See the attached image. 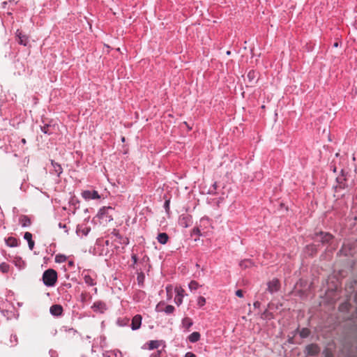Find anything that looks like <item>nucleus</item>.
<instances>
[{"label":"nucleus","mask_w":357,"mask_h":357,"mask_svg":"<svg viewBox=\"0 0 357 357\" xmlns=\"http://www.w3.org/2000/svg\"><path fill=\"white\" fill-rule=\"evenodd\" d=\"M142 317L140 314L135 315L132 319L130 324L131 329L132 331H137L140 328L142 325Z\"/></svg>","instance_id":"12"},{"label":"nucleus","mask_w":357,"mask_h":357,"mask_svg":"<svg viewBox=\"0 0 357 357\" xmlns=\"http://www.w3.org/2000/svg\"><path fill=\"white\" fill-rule=\"evenodd\" d=\"M165 305V302L160 301L158 303V305L155 307V311L158 312H165L166 314H172L175 311V307L172 305H167L164 308L163 306Z\"/></svg>","instance_id":"4"},{"label":"nucleus","mask_w":357,"mask_h":357,"mask_svg":"<svg viewBox=\"0 0 357 357\" xmlns=\"http://www.w3.org/2000/svg\"><path fill=\"white\" fill-rule=\"evenodd\" d=\"M176 296L174 298V303L177 306H180L183 303V299L185 296V291L181 287H176L175 289Z\"/></svg>","instance_id":"8"},{"label":"nucleus","mask_w":357,"mask_h":357,"mask_svg":"<svg viewBox=\"0 0 357 357\" xmlns=\"http://www.w3.org/2000/svg\"><path fill=\"white\" fill-rule=\"evenodd\" d=\"M24 238L27 241L29 250H32L35 245V243L32 239V234L29 231L25 232L24 234Z\"/></svg>","instance_id":"19"},{"label":"nucleus","mask_w":357,"mask_h":357,"mask_svg":"<svg viewBox=\"0 0 357 357\" xmlns=\"http://www.w3.org/2000/svg\"><path fill=\"white\" fill-rule=\"evenodd\" d=\"M6 244L10 248H15L18 246V241L14 237H8L6 239Z\"/></svg>","instance_id":"23"},{"label":"nucleus","mask_w":357,"mask_h":357,"mask_svg":"<svg viewBox=\"0 0 357 357\" xmlns=\"http://www.w3.org/2000/svg\"><path fill=\"white\" fill-rule=\"evenodd\" d=\"M230 54H231L230 51H227V55H229Z\"/></svg>","instance_id":"55"},{"label":"nucleus","mask_w":357,"mask_h":357,"mask_svg":"<svg viewBox=\"0 0 357 357\" xmlns=\"http://www.w3.org/2000/svg\"><path fill=\"white\" fill-rule=\"evenodd\" d=\"M21 142H22L23 144H25L26 143V139H24V138H23V139H21Z\"/></svg>","instance_id":"51"},{"label":"nucleus","mask_w":357,"mask_h":357,"mask_svg":"<svg viewBox=\"0 0 357 357\" xmlns=\"http://www.w3.org/2000/svg\"><path fill=\"white\" fill-rule=\"evenodd\" d=\"M51 165L52 168L50 169V174L59 177L63 172L61 165L58 162H54L53 160H51Z\"/></svg>","instance_id":"9"},{"label":"nucleus","mask_w":357,"mask_h":357,"mask_svg":"<svg viewBox=\"0 0 357 357\" xmlns=\"http://www.w3.org/2000/svg\"><path fill=\"white\" fill-rule=\"evenodd\" d=\"M114 210L112 206H103L98 212L97 216L99 219L104 220L105 222L113 220L111 213Z\"/></svg>","instance_id":"3"},{"label":"nucleus","mask_w":357,"mask_h":357,"mask_svg":"<svg viewBox=\"0 0 357 357\" xmlns=\"http://www.w3.org/2000/svg\"><path fill=\"white\" fill-rule=\"evenodd\" d=\"M121 140H122V142H124L125 141V137H123Z\"/></svg>","instance_id":"56"},{"label":"nucleus","mask_w":357,"mask_h":357,"mask_svg":"<svg viewBox=\"0 0 357 357\" xmlns=\"http://www.w3.org/2000/svg\"><path fill=\"white\" fill-rule=\"evenodd\" d=\"M236 296L239 297V298H242L243 296V291L241 289H238L236 291Z\"/></svg>","instance_id":"44"},{"label":"nucleus","mask_w":357,"mask_h":357,"mask_svg":"<svg viewBox=\"0 0 357 357\" xmlns=\"http://www.w3.org/2000/svg\"><path fill=\"white\" fill-rule=\"evenodd\" d=\"M41 131L46 135H50L52 134L53 130L52 129V126L50 124H45L44 126H40Z\"/></svg>","instance_id":"28"},{"label":"nucleus","mask_w":357,"mask_h":357,"mask_svg":"<svg viewBox=\"0 0 357 357\" xmlns=\"http://www.w3.org/2000/svg\"><path fill=\"white\" fill-rule=\"evenodd\" d=\"M178 224L184 227L187 228L192 224V217L189 214H182L179 216Z\"/></svg>","instance_id":"5"},{"label":"nucleus","mask_w":357,"mask_h":357,"mask_svg":"<svg viewBox=\"0 0 357 357\" xmlns=\"http://www.w3.org/2000/svg\"><path fill=\"white\" fill-rule=\"evenodd\" d=\"M253 305L255 308H259L261 305V303L259 301H255L254 303H253Z\"/></svg>","instance_id":"48"},{"label":"nucleus","mask_w":357,"mask_h":357,"mask_svg":"<svg viewBox=\"0 0 357 357\" xmlns=\"http://www.w3.org/2000/svg\"><path fill=\"white\" fill-rule=\"evenodd\" d=\"M199 285L198 282L195 280H192L188 284V287L190 289V291L197 290L199 288Z\"/></svg>","instance_id":"36"},{"label":"nucleus","mask_w":357,"mask_h":357,"mask_svg":"<svg viewBox=\"0 0 357 357\" xmlns=\"http://www.w3.org/2000/svg\"><path fill=\"white\" fill-rule=\"evenodd\" d=\"M299 331V335L301 338H306L310 335V331L307 328H303L301 331H299L298 328L295 331V333Z\"/></svg>","instance_id":"29"},{"label":"nucleus","mask_w":357,"mask_h":357,"mask_svg":"<svg viewBox=\"0 0 357 357\" xmlns=\"http://www.w3.org/2000/svg\"><path fill=\"white\" fill-rule=\"evenodd\" d=\"M68 331H73L74 333H75V332H76V331H75V330H74L73 328H69V329H68Z\"/></svg>","instance_id":"52"},{"label":"nucleus","mask_w":357,"mask_h":357,"mask_svg":"<svg viewBox=\"0 0 357 357\" xmlns=\"http://www.w3.org/2000/svg\"><path fill=\"white\" fill-rule=\"evenodd\" d=\"M91 231V228L85 224L78 225L76 229L77 236L83 237L87 236Z\"/></svg>","instance_id":"11"},{"label":"nucleus","mask_w":357,"mask_h":357,"mask_svg":"<svg viewBox=\"0 0 357 357\" xmlns=\"http://www.w3.org/2000/svg\"><path fill=\"white\" fill-rule=\"evenodd\" d=\"M112 234L116 237L120 244L123 245H128L129 244V239L127 237L121 236L119 231L114 229Z\"/></svg>","instance_id":"16"},{"label":"nucleus","mask_w":357,"mask_h":357,"mask_svg":"<svg viewBox=\"0 0 357 357\" xmlns=\"http://www.w3.org/2000/svg\"><path fill=\"white\" fill-rule=\"evenodd\" d=\"M131 259H132V262H133L132 267L135 268V265L137 264V260H138L137 255L132 254L131 255Z\"/></svg>","instance_id":"42"},{"label":"nucleus","mask_w":357,"mask_h":357,"mask_svg":"<svg viewBox=\"0 0 357 357\" xmlns=\"http://www.w3.org/2000/svg\"><path fill=\"white\" fill-rule=\"evenodd\" d=\"M130 319L127 317H120L116 320V324L120 327L128 326L129 325Z\"/></svg>","instance_id":"26"},{"label":"nucleus","mask_w":357,"mask_h":357,"mask_svg":"<svg viewBox=\"0 0 357 357\" xmlns=\"http://www.w3.org/2000/svg\"><path fill=\"white\" fill-rule=\"evenodd\" d=\"M147 344L149 350L158 349L160 345L158 340H151L147 343Z\"/></svg>","instance_id":"30"},{"label":"nucleus","mask_w":357,"mask_h":357,"mask_svg":"<svg viewBox=\"0 0 357 357\" xmlns=\"http://www.w3.org/2000/svg\"><path fill=\"white\" fill-rule=\"evenodd\" d=\"M169 236L166 233H160L157 236L158 241L162 245H165L168 241Z\"/></svg>","instance_id":"25"},{"label":"nucleus","mask_w":357,"mask_h":357,"mask_svg":"<svg viewBox=\"0 0 357 357\" xmlns=\"http://www.w3.org/2000/svg\"><path fill=\"white\" fill-rule=\"evenodd\" d=\"M202 229L197 226L195 228H193V229L192 230V235H196L197 236H203V233L202 232Z\"/></svg>","instance_id":"37"},{"label":"nucleus","mask_w":357,"mask_h":357,"mask_svg":"<svg viewBox=\"0 0 357 357\" xmlns=\"http://www.w3.org/2000/svg\"><path fill=\"white\" fill-rule=\"evenodd\" d=\"M200 337L199 332H193L188 337V340L191 343H195L200 340Z\"/></svg>","instance_id":"24"},{"label":"nucleus","mask_w":357,"mask_h":357,"mask_svg":"<svg viewBox=\"0 0 357 357\" xmlns=\"http://www.w3.org/2000/svg\"><path fill=\"white\" fill-rule=\"evenodd\" d=\"M15 35H16V37L18 38L19 44L24 45V46L27 45V44L29 43V37L26 35L23 34L22 32L20 29H17L16 31Z\"/></svg>","instance_id":"14"},{"label":"nucleus","mask_w":357,"mask_h":357,"mask_svg":"<svg viewBox=\"0 0 357 357\" xmlns=\"http://www.w3.org/2000/svg\"><path fill=\"white\" fill-rule=\"evenodd\" d=\"M184 357H196V355L192 352L189 351L185 354Z\"/></svg>","instance_id":"45"},{"label":"nucleus","mask_w":357,"mask_h":357,"mask_svg":"<svg viewBox=\"0 0 357 357\" xmlns=\"http://www.w3.org/2000/svg\"><path fill=\"white\" fill-rule=\"evenodd\" d=\"M172 290V287L171 286H167L166 287V291H167V295H169V291ZM171 298V296H168V299H170Z\"/></svg>","instance_id":"47"},{"label":"nucleus","mask_w":357,"mask_h":357,"mask_svg":"<svg viewBox=\"0 0 357 357\" xmlns=\"http://www.w3.org/2000/svg\"><path fill=\"white\" fill-rule=\"evenodd\" d=\"M68 265H69L70 266H73L74 265V262H73V261H68Z\"/></svg>","instance_id":"50"},{"label":"nucleus","mask_w":357,"mask_h":357,"mask_svg":"<svg viewBox=\"0 0 357 357\" xmlns=\"http://www.w3.org/2000/svg\"><path fill=\"white\" fill-rule=\"evenodd\" d=\"M57 280V273L52 268L46 270L43 274V281L47 287H54Z\"/></svg>","instance_id":"1"},{"label":"nucleus","mask_w":357,"mask_h":357,"mask_svg":"<svg viewBox=\"0 0 357 357\" xmlns=\"http://www.w3.org/2000/svg\"><path fill=\"white\" fill-rule=\"evenodd\" d=\"M1 313L3 314V316H7L8 318L9 317H8V311H1Z\"/></svg>","instance_id":"49"},{"label":"nucleus","mask_w":357,"mask_h":357,"mask_svg":"<svg viewBox=\"0 0 357 357\" xmlns=\"http://www.w3.org/2000/svg\"><path fill=\"white\" fill-rule=\"evenodd\" d=\"M197 303L199 307H203L206 304V298L203 296H199Z\"/></svg>","instance_id":"39"},{"label":"nucleus","mask_w":357,"mask_h":357,"mask_svg":"<svg viewBox=\"0 0 357 357\" xmlns=\"http://www.w3.org/2000/svg\"><path fill=\"white\" fill-rule=\"evenodd\" d=\"M164 207L166 210H169V200H166L164 204Z\"/></svg>","instance_id":"46"},{"label":"nucleus","mask_w":357,"mask_h":357,"mask_svg":"<svg viewBox=\"0 0 357 357\" xmlns=\"http://www.w3.org/2000/svg\"><path fill=\"white\" fill-rule=\"evenodd\" d=\"M137 280L138 284L141 287L143 286L145 280V275L143 272L137 273Z\"/></svg>","instance_id":"32"},{"label":"nucleus","mask_w":357,"mask_h":357,"mask_svg":"<svg viewBox=\"0 0 357 357\" xmlns=\"http://www.w3.org/2000/svg\"><path fill=\"white\" fill-rule=\"evenodd\" d=\"M82 277L84 281V283L89 287H93L96 285L97 275L94 271L89 269H84L82 272Z\"/></svg>","instance_id":"2"},{"label":"nucleus","mask_w":357,"mask_h":357,"mask_svg":"<svg viewBox=\"0 0 357 357\" xmlns=\"http://www.w3.org/2000/svg\"><path fill=\"white\" fill-rule=\"evenodd\" d=\"M50 312L52 315L59 317L63 312V307L60 305H53L50 307Z\"/></svg>","instance_id":"18"},{"label":"nucleus","mask_w":357,"mask_h":357,"mask_svg":"<svg viewBox=\"0 0 357 357\" xmlns=\"http://www.w3.org/2000/svg\"><path fill=\"white\" fill-rule=\"evenodd\" d=\"M107 357H122V354L118 349L108 351L107 352Z\"/></svg>","instance_id":"31"},{"label":"nucleus","mask_w":357,"mask_h":357,"mask_svg":"<svg viewBox=\"0 0 357 357\" xmlns=\"http://www.w3.org/2000/svg\"><path fill=\"white\" fill-rule=\"evenodd\" d=\"M149 357H162V351L158 350L151 354Z\"/></svg>","instance_id":"41"},{"label":"nucleus","mask_w":357,"mask_h":357,"mask_svg":"<svg viewBox=\"0 0 357 357\" xmlns=\"http://www.w3.org/2000/svg\"><path fill=\"white\" fill-rule=\"evenodd\" d=\"M149 259V258H148L147 257H146V256H145V257H144L142 259H143V261H145V259Z\"/></svg>","instance_id":"54"},{"label":"nucleus","mask_w":357,"mask_h":357,"mask_svg":"<svg viewBox=\"0 0 357 357\" xmlns=\"http://www.w3.org/2000/svg\"><path fill=\"white\" fill-rule=\"evenodd\" d=\"M79 200L76 198H72L70 202H69V204L72 206H74L75 209L79 207Z\"/></svg>","instance_id":"40"},{"label":"nucleus","mask_w":357,"mask_h":357,"mask_svg":"<svg viewBox=\"0 0 357 357\" xmlns=\"http://www.w3.org/2000/svg\"><path fill=\"white\" fill-rule=\"evenodd\" d=\"M82 197L85 200L98 199L100 198V195L96 190H86L82 192Z\"/></svg>","instance_id":"6"},{"label":"nucleus","mask_w":357,"mask_h":357,"mask_svg":"<svg viewBox=\"0 0 357 357\" xmlns=\"http://www.w3.org/2000/svg\"><path fill=\"white\" fill-rule=\"evenodd\" d=\"M267 290L269 293L274 294L279 291L280 284V282L278 279H273L271 281L268 282L267 284Z\"/></svg>","instance_id":"7"},{"label":"nucleus","mask_w":357,"mask_h":357,"mask_svg":"<svg viewBox=\"0 0 357 357\" xmlns=\"http://www.w3.org/2000/svg\"><path fill=\"white\" fill-rule=\"evenodd\" d=\"M59 228L65 229V232L66 234H68V229H67V227H66V225L65 224L59 222Z\"/></svg>","instance_id":"43"},{"label":"nucleus","mask_w":357,"mask_h":357,"mask_svg":"<svg viewBox=\"0 0 357 357\" xmlns=\"http://www.w3.org/2000/svg\"><path fill=\"white\" fill-rule=\"evenodd\" d=\"M337 45H338V43H334V45H333V46H334L335 47H337Z\"/></svg>","instance_id":"53"},{"label":"nucleus","mask_w":357,"mask_h":357,"mask_svg":"<svg viewBox=\"0 0 357 357\" xmlns=\"http://www.w3.org/2000/svg\"><path fill=\"white\" fill-rule=\"evenodd\" d=\"M91 309L95 312L104 313L107 310V305L104 302L98 301L93 303Z\"/></svg>","instance_id":"10"},{"label":"nucleus","mask_w":357,"mask_h":357,"mask_svg":"<svg viewBox=\"0 0 357 357\" xmlns=\"http://www.w3.org/2000/svg\"><path fill=\"white\" fill-rule=\"evenodd\" d=\"M254 265V263L252 262V261L251 259H243L242 261H240L239 263V266L242 268H250L251 266H252Z\"/></svg>","instance_id":"27"},{"label":"nucleus","mask_w":357,"mask_h":357,"mask_svg":"<svg viewBox=\"0 0 357 357\" xmlns=\"http://www.w3.org/2000/svg\"><path fill=\"white\" fill-rule=\"evenodd\" d=\"M315 235L317 238H319L322 243H329L333 239V236L328 232L320 231Z\"/></svg>","instance_id":"13"},{"label":"nucleus","mask_w":357,"mask_h":357,"mask_svg":"<svg viewBox=\"0 0 357 357\" xmlns=\"http://www.w3.org/2000/svg\"><path fill=\"white\" fill-rule=\"evenodd\" d=\"M94 291H95V292L96 293V292H97V288H95V289H94Z\"/></svg>","instance_id":"57"},{"label":"nucleus","mask_w":357,"mask_h":357,"mask_svg":"<svg viewBox=\"0 0 357 357\" xmlns=\"http://www.w3.org/2000/svg\"><path fill=\"white\" fill-rule=\"evenodd\" d=\"M319 347L315 344H311L305 347V353L309 356H315L319 353Z\"/></svg>","instance_id":"15"},{"label":"nucleus","mask_w":357,"mask_h":357,"mask_svg":"<svg viewBox=\"0 0 357 357\" xmlns=\"http://www.w3.org/2000/svg\"><path fill=\"white\" fill-rule=\"evenodd\" d=\"M9 269H10V266L5 263V262H2L0 264V271L3 273H8L9 271Z\"/></svg>","instance_id":"33"},{"label":"nucleus","mask_w":357,"mask_h":357,"mask_svg":"<svg viewBox=\"0 0 357 357\" xmlns=\"http://www.w3.org/2000/svg\"><path fill=\"white\" fill-rule=\"evenodd\" d=\"M183 328H185L186 331H189L190 328L193 325L192 319L189 317H184L181 321Z\"/></svg>","instance_id":"22"},{"label":"nucleus","mask_w":357,"mask_h":357,"mask_svg":"<svg viewBox=\"0 0 357 357\" xmlns=\"http://www.w3.org/2000/svg\"><path fill=\"white\" fill-rule=\"evenodd\" d=\"M19 222L22 227H28L31 224L30 218L25 215H22L20 217Z\"/></svg>","instance_id":"20"},{"label":"nucleus","mask_w":357,"mask_h":357,"mask_svg":"<svg viewBox=\"0 0 357 357\" xmlns=\"http://www.w3.org/2000/svg\"><path fill=\"white\" fill-rule=\"evenodd\" d=\"M258 73L255 70H250L247 75V78L250 84H255L257 81Z\"/></svg>","instance_id":"21"},{"label":"nucleus","mask_w":357,"mask_h":357,"mask_svg":"<svg viewBox=\"0 0 357 357\" xmlns=\"http://www.w3.org/2000/svg\"><path fill=\"white\" fill-rule=\"evenodd\" d=\"M67 260V257L64 255H57L55 257V261L57 263H63Z\"/></svg>","instance_id":"34"},{"label":"nucleus","mask_w":357,"mask_h":357,"mask_svg":"<svg viewBox=\"0 0 357 357\" xmlns=\"http://www.w3.org/2000/svg\"><path fill=\"white\" fill-rule=\"evenodd\" d=\"M199 227L202 229V230H204V229H206L208 228H211L212 227V225H211V220L207 217V216H204L203 218H202L199 220Z\"/></svg>","instance_id":"17"},{"label":"nucleus","mask_w":357,"mask_h":357,"mask_svg":"<svg viewBox=\"0 0 357 357\" xmlns=\"http://www.w3.org/2000/svg\"><path fill=\"white\" fill-rule=\"evenodd\" d=\"M14 263L16 266H17L20 269L24 267V262L22 260L21 258H15L14 259Z\"/></svg>","instance_id":"35"},{"label":"nucleus","mask_w":357,"mask_h":357,"mask_svg":"<svg viewBox=\"0 0 357 357\" xmlns=\"http://www.w3.org/2000/svg\"><path fill=\"white\" fill-rule=\"evenodd\" d=\"M10 346H15L17 343V337L15 334L10 335Z\"/></svg>","instance_id":"38"}]
</instances>
